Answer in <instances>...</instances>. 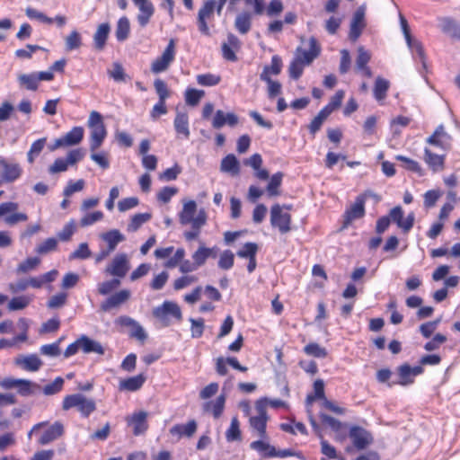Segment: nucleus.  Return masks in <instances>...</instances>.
Instances as JSON below:
<instances>
[{
	"mask_svg": "<svg viewBox=\"0 0 460 460\" xmlns=\"http://www.w3.org/2000/svg\"><path fill=\"white\" fill-rule=\"evenodd\" d=\"M365 13L362 8H358L352 18L349 29V39L353 41L357 40L365 27Z\"/></svg>",
	"mask_w": 460,
	"mask_h": 460,
	"instance_id": "6ab92c4d",
	"label": "nucleus"
},
{
	"mask_svg": "<svg viewBox=\"0 0 460 460\" xmlns=\"http://www.w3.org/2000/svg\"><path fill=\"white\" fill-rule=\"evenodd\" d=\"M214 252V249L206 248L204 246H200L192 255L193 261L195 265L199 268L202 266L207 259L211 255V252Z\"/></svg>",
	"mask_w": 460,
	"mask_h": 460,
	"instance_id": "de8ad7c7",
	"label": "nucleus"
},
{
	"mask_svg": "<svg viewBox=\"0 0 460 460\" xmlns=\"http://www.w3.org/2000/svg\"><path fill=\"white\" fill-rule=\"evenodd\" d=\"M197 211V204L194 200H189L183 203L182 210L179 214L181 225H191L192 228H201L207 222V213L202 208L198 215L194 217Z\"/></svg>",
	"mask_w": 460,
	"mask_h": 460,
	"instance_id": "7ed1b4c3",
	"label": "nucleus"
},
{
	"mask_svg": "<svg viewBox=\"0 0 460 460\" xmlns=\"http://www.w3.org/2000/svg\"><path fill=\"white\" fill-rule=\"evenodd\" d=\"M216 6V0H208L204 3L203 6L199 11L198 26L199 31L204 35H210L209 28L207 24V20L213 16Z\"/></svg>",
	"mask_w": 460,
	"mask_h": 460,
	"instance_id": "ddd939ff",
	"label": "nucleus"
},
{
	"mask_svg": "<svg viewBox=\"0 0 460 460\" xmlns=\"http://www.w3.org/2000/svg\"><path fill=\"white\" fill-rule=\"evenodd\" d=\"M154 86L156 91V93L159 96V101L165 102L166 99L170 96V92L167 88L166 84L161 79H156L155 80Z\"/></svg>",
	"mask_w": 460,
	"mask_h": 460,
	"instance_id": "774afa93",
	"label": "nucleus"
},
{
	"mask_svg": "<svg viewBox=\"0 0 460 460\" xmlns=\"http://www.w3.org/2000/svg\"><path fill=\"white\" fill-rule=\"evenodd\" d=\"M66 50L72 51L81 47L82 38L78 31H73L65 39Z\"/></svg>",
	"mask_w": 460,
	"mask_h": 460,
	"instance_id": "a18cd8bd",
	"label": "nucleus"
},
{
	"mask_svg": "<svg viewBox=\"0 0 460 460\" xmlns=\"http://www.w3.org/2000/svg\"><path fill=\"white\" fill-rule=\"evenodd\" d=\"M130 31L129 21L126 16L121 17L117 23L116 38L119 41H124L128 39Z\"/></svg>",
	"mask_w": 460,
	"mask_h": 460,
	"instance_id": "ea45409f",
	"label": "nucleus"
},
{
	"mask_svg": "<svg viewBox=\"0 0 460 460\" xmlns=\"http://www.w3.org/2000/svg\"><path fill=\"white\" fill-rule=\"evenodd\" d=\"M152 217L150 213H138L132 217L128 225V232H136L143 224L148 222Z\"/></svg>",
	"mask_w": 460,
	"mask_h": 460,
	"instance_id": "79ce46f5",
	"label": "nucleus"
},
{
	"mask_svg": "<svg viewBox=\"0 0 460 460\" xmlns=\"http://www.w3.org/2000/svg\"><path fill=\"white\" fill-rule=\"evenodd\" d=\"M226 397L219 395L215 401L208 402L204 404V411L212 412L215 418L220 417L225 406Z\"/></svg>",
	"mask_w": 460,
	"mask_h": 460,
	"instance_id": "58836bf2",
	"label": "nucleus"
},
{
	"mask_svg": "<svg viewBox=\"0 0 460 460\" xmlns=\"http://www.w3.org/2000/svg\"><path fill=\"white\" fill-rule=\"evenodd\" d=\"M395 159L398 161L403 162L404 163L403 167L406 170L417 172L420 176L423 175V171H422L420 164L417 161L408 158L406 156L401 155H396Z\"/></svg>",
	"mask_w": 460,
	"mask_h": 460,
	"instance_id": "8fccbe9b",
	"label": "nucleus"
},
{
	"mask_svg": "<svg viewBox=\"0 0 460 460\" xmlns=\"http://www.w3.org/2000/svg\"><path fill=\"white\" fill-rule=\"evenodd\" d=\"M238 123V117L232 112L225 113L223 111H217L212 120V126L215 128H220L225 125L234 127Z\"/></svg>",
	"mask_w": 460,
	"mask_h": 460,
	"instance_id": "4be33fe9",
	"label": "nucleus"
},
{
	"mask_svg": "<svg viewBox=\"0 0 460 460\" xmlns=\"http://www.w3.org/2000/svg\"><path fill=\"white\" fill-rule=\"evenodd\" d=\"M441 31L448 34L454 39L460 40V25H458L454 20L450 18H442L440 20Z\"/></svg>",
	"mask_w": 460,
	"mask_h": 460,
	"instance_id": "473e14b6",
	"label": "nucleus"
},
{
	"mask_svg": "<svg viewBox=\"0 0 460 460\" xmlns=\"http://www.w3.org/2000/svg\"><path fill=\"white\" fill-rule=\"evenodd\" d=\"M304 350L307 355L316 358H325L327 356L326 349L317 343H309L305 347Z\"/></svg>",
	"mask_w": 460,
	"mask_h": 460,
	"instance_id": "680f3d73",
	"label": "nucleus"
},
{
	"mask_svg": "<svg viewBox=\"0 0 460 460\" xmlns=\"http://www.w3.org/2000/svg\"><path fill=\"white\" fill-rule=\"evenodd\" d=\"M87 124L91 128L90 150L94 152L102 145V142L107 136V130L102 115L95 111H93L90 113Z\"/></svg>",
	"mask_w": 460,
	"mask_h": 460,
	"instance_id": "f257e3e1",
	"label": "nucleus"
},
{
	"mask_svg": "<svg viewBox=\"0 0 460 460\" xmlns=\"http://www.w3.org/2000/svg\"><path fill=\"white\" fill-rule=\"evenodd\" d=\"M19 204L16 202H4L0 204V218L10 226H15L28 220V215L23 212H18Z\"/></svg>",
	"mask_w": 460,
	"mask_h": 460,
	"instance_id": "39448f33",
	"label": "nucleus"
},
{
	"mask_svg": "<svg viewBox=\"0 0 460 460\" xmlns=\"http://www.w3.org/2000/svg\"><path fill=\"white\" fill-rule=\"evenodd\" d=\"M389 86L390 84L387 80L382 77H377L376 79L374 87V96L376 99V101L381 102L385 99Z\"/></svg>",
	"mask_w": 460,
	"mask_h": 460,
	"instance_id": "a19ab883",
	"label": "nucleus"
},
{
	"mask_svg": "<svg viewBox=\"0 0 460 460\" xmlns=\"http://www.w3.org/2000/svg\"><path fill=\"white\" fill-rule=\"evenodd\" d=\"M197 422L194 420L188 421L186 424H177L170 429V434L177 436L178 438L182 437L190 438L197 431Z\"/></svg>",
	"mask_w": 460,
	"mask_h": 460,
	"instance_id": "b1692460",
	"label": "nucleus"
},
{
	"mask_svg": "<svg viewBox=\"0 0 460 460\" xmlns=\"http://www.w3.org/2000/svg\"><path fill=\"white\" fill-rule=\"evenodd\" d=\"M258 252V245L255 243H246L243 249L237 252V255L240 258L251 259L256 257Z\"/></svg>",
	"mask_w": 460,
	"mask_h": 460,
	"instance_id": "bf43d9fd",
	"label": "nucleus"
},
{
	"mask_svg": "<svg viewBox=\"0 0 460 460\" xmlns=\"http://www.w3.org/2000/svg\"><path fill=\"white\" fill-rule=\"evenodd\" d=\"M92 255L89 246L86 243L79 244L78 248L69 255V260H85Z\"/></svg>",
	"mask_w": 460,
	"mask_h": 460,
	"instance_id": "4d7b16f0",
	"label": "nucleus"
},
{
	"mask_svg": "<svg viewBox=\"0 0 460 460\" xmlns=\"http://www.w3.org/2000/svg\"><path fill=\"white\" fill-rule=\"evenodd\" d=\"M19 85L29 91H36L39 87V80L36 72L31 74H20L17 77Z\"/></svg>",
	"mask_w": 460,
	"mask_h": 460,
	"instance_id": "2f4dec72",
	"label": "nucleus"
},
{
	"mask_svg": "<svg viewBox=\"0 0 460 460\" xmlns=\"http://www.w3.org/2000/svg\"><path fill=\"white\" fill-rule=\"evenodd\" d=\"M46 140V137H42L32 143L27 154V160L30 164H33L35 158L41 153L45 146Z\"/></svg>",
	"mask_w": 460,
	"mask_h": 460,
	"instance_id": "c03bdc74",
	"label": "nucleus"
},
{
	"mask_svg": "<svg viewBox=\"0 0 460 460\" xmlns=\"http://www.w3.org/2000/svg\"><path fill=\"white\" fill-rule=\"evenodd\" d=\"M234 27L241 34H246L252 27V14L247 12L239 13L235 18Z\"/></svg>",
	"mask_w": 460,
	"mask_h": 460,
	"instance_id": "c9c22d12",
	"label": "nucleus"
},
{
	"mask_svg": "<svg viewBox=\"0 0 460 460\" xmlns=\"http://www.w3.org/2000/svg\"><path fill=\"white\" fill-rule=\"evenodd\" d=\"M330 116L327 110L322 109L309 125L310 132L314 135L322 127L324 120Z\"/></svg>",
	"mask_w": 460,
	"mask_h": 460,
	"instance_id": "3c124183",
	"label": "nucleus"
},
{
	"mask_svg": "<svg viewBox=\"0 0 460 460\" xmlns=\"http://www.w3.org/2000/svg\"><path fill=\"white\" fill-rule=\"evenodd\" d=\"M111 27L109 23H102L98 26L94 35H93V42L94 47L98 50L103 49L108 36L110 34Z\"/></svg>",
	"mask_w": 460,
	"mask_h": 460,
	"instance_id": "c756f323",
	"label": "nucleus"
},
{
	"mask_svg": "<svg viewBox=\"0 0 460 460\" xmlns=\"http://www.w3.org/2000/svg\"><path fill=\"white\" fill-rule=\"evenodd\" d=\"M399 380L398 384L401 385H408L413 383V376L411 373V367L404 364L398 368Z\"/></svg>",
	"mask_w": 460,
	"mask_h": 460,
	"instance_id": "49530a36",
	"label": "nucleus"
},
{
	"mask_svg": "<svg viewBox=\"0 0 460 460\" xmlns=\"http://www.w3.org/2000/svg\"><path fill=\"white\" fill-rule=\"evenodd\" d=\"M72 408H76L82 416L88 417L96 410V403L93 399L87 398L82 394H74L66 395L62 402V409L64 411H68Z\"/></svg>",
	"mask_w": 460,
	"mask_h": 460,
	"instance_id": "f03ea898",
	"label": "nucleus"
},
{
	"mask_svg": "<svg viewBox=\"0 0 460 460\" xmlns=\"http://www.w3.org/2000/svg\"><path fill=\"white\" fill-rule=\"evenodd\" d=\"M146 381V376L143 374H139L136 376H132L122 380L119 383V388L127 391H137L140 389Z\"/></svg>",
	"mask_w": 460,
	"mask_h": 460,
	"instance_id": "f704fd0d",
	"label": "nucleus"
},
{
	"mask_svg": "<svg viewBox=\"0 0 460 460\" xmlns=\"http://www.w3.org/2000/svg\"><path fill=\"white\" fill-rule=\"evenodd\" d=\"M32 298L29 296H20L13 297L8 303L9 311L22 310L29 305Z\"/></svg>",
	"mask_w": 460,
	"mask_h": 460,
	"instance_id": "37998d69",
	"label": "nucleus"
},
{
	"mask_svg": "<svg viewBox=\"0 0 460 460\" xmlns=\"http://www.w3.org/2000/svg\"><path fill=\"white\" fill-rule=\"evenodd\" d=\"M0 170H2L3 181L13 182L22 175V168L16 163H10L5 159H0Z\"/></svg>",
	"mask_w": 460,
	"mask_h": 460,
	"instance_id": "a211bd4d",
	"label": "nucleus"
},
{
	"mask_svg": "<svg viewBox=\"0 0 460 460\" xmlns=\"http://www.w3.org/2000/svg\"><path fill=\"white\" fill-rule=\"evenodd\" d=\"M120 279L114 278L111 280L102 282L98 285V291L101 295H108L120 285Z\"/></svg>",
	"mask_w": 460,
	"mask_h": 460,
	"instance_id": "13d9d810",
	"label": "nucleus"
},
{
	"mask_svg": "<svg viewBox=\"0 0 460 460\" xmlns=\"http://www.w3.org/2000/svg\"><path fill=\"white\" fill-rule=\"evenodd\" d=\"M130 270L128 255L124 252L117 253L107 264L104 272L107 275L121 279L126 277Z\"/></svg>",
	"mask_w": 460,
	"mask_h": 460,
	"instance_id": "20e7f679",
	"label": "nucleus"
},
{
	"mask_svg": "<svg viewBox=\"0 0 460 460\" xmlns=\"http://www.w3.org/2000/svg\"><path fill=\"white\" fill-rule=\"evenodd\" d=\"M349 436L355 447L358 450L365 449L373 442L371 434L365 429L358 426L352 427L349 429Z\"/></svg>",
	"mask_w": 460,
	"mask_h": 460,
	"instance_id": "4468645a",
	"label": "nucleus"
},
{
	"mask_svg": "<svg viewBox=\"0 0 460 460\" xmlns=\"http://www.w3.org/2000/svg\"><path fill=\"white\" fill-rule=\"evenodd\" d=\"M257 415L251 417V426L258 431L260 437L264 438L266 436V422H267V411H266V402L258 401L255 406Z\"/></svg>",
	"mask_w": 460,
	"mask_h": 460,
	"instance_id": "f8f14e48",
	"label": "nucleus"
},
{
	"mask_svg": "<svg viewBox=\"0 0 460 460\" xmlns=\"http://www.w3.org/2000/svg\"><path fill=\"white\" fill-rule=\"evenodd\" d=\"M138 8L139 13L137 16V22L141 27H146L155 13V6L149 0H132Z\"/></svg>",
	"mask_w": 460,
	"mask_h": 460,
	"instance_id": "2eb2a0df",
	"label": "nucleus"
},
{
	"mask_svg": "<svg viewBox=\"0 0 460 460\" xmlns=\"http://www.w3.org/2000/svg\"><path fill=\"white\" fill-rule=\"evenodd\" d=\"M175 58V42L170 40L161 57L155 59L151 65V71L155 74L164 72L168 69Z\"/></svg>",
	"mask_w": 460,
	"mask_h": 460,
	"instance_id": "0eeeda50",
	"label": "nucleus"
},
{
	"mask_svg": "<svg viewBox=\"0 0 460 460\" xmlns=\"http://www.w3.org/2000/svg\"><path fill=\"white\" fill-rule=\"evenodd\" d=\"M305 66L307 65L294 58L288 67L290 77L297 80L302 75Z\"/></svg>",
	"mask_w": 460,
	"mask_h": 460,
	"instance_id": "5fc2aeb1",
	"label": "nucleus"
},
{
	"mask_svg": "<svg viewBox=\"0 0 460 460\" xmlns=\"http://www.w3.org/2000/svg\"><path fill=\"white\" fill-rule=\"evenodd\" d=\"M175 131L178 135H181L184 138H189V117L185 112H177L173 121Z\"/></svg>",
	"mask_w": 460,
	"mask_h": 460,
	"instance_id": "c85d7f7f",
	"label": "nucleus"
},
{
	"mask_svg": "<svg viewBox=\"0 0 460 460\" xmlns=\"http://www.w3.org/2000/svg\"><path fill=\"white\" fill-rule=\"evenodd\" d=\"M103 218V213L102 211H95L93 213H88L84 216L80 220L81 226H91Z\"/></svg>",
	"mask_w": 460,
	"mask_h": 460,
	"instance_id": "338daca9",
	"label": "nucleus"
},
{
	"mask_svg": "<svg viewBox=\"0 0 460 460\" xmlns=\"http://www.w3.org/2000/svg\"><path fill=\"white\" fill-rule=\"evenodd\" d=\"M81 340V350L84 353H95L98 355H103L105 350L102 345L86 335H82Z\"/></svg>",
	"mask_w": 460,
	"mask_h": 460,
	"instance_id": "a878e982",
	"label": "nucleus"
},
{
	"mask_svg": "<svg viewBox=\"0 0 460 460\" xmlns=\"http://www.w3.org/2000/svg\"><path fill=\"white\" fill-rule=\"evenodd\" d=\"M15 364L27 371H37L42 366L41 359L35 354L20 356L15 358Z\"/></svg>",
	"mask_w": 460,
	"mask_h": 460,
	"instance_id": "5701e85b",
	"label": "nucleus"
},
{
	"mask_svg": "<svg viewBox=\"0 0 460 460\" xmlns=\"http://www.w3.org/2000/svg\"><path fill=\"white\" fill-rule=\"evenodd\" d=\"M220 170L233 176L238 175L240 172V163L234 155H227L221 161Z\"/></svg>",
	"mask_w": 460,
	"mask_h": 460,
	"instance_id": "bb28decb",
	"label": "nucleus"
},
{
	"mask_svg": "<svg viewBox=\"0 0 460 460\" xmlns=\"http://www.w3.org/2000/svg\"><path fill=\"white\" fill-rule=\"evenodd\" d=\"M366 198L359 195L355 202L345 211L343 215L342 228L348 227L354 220L359 219L365 216Z\"/></svg>",
	"mask_w": 460,
	"mask_h": 460,
	"instance_id": "9d476101",
	"label": "nucleus"
},
{
	"mask_svg": "<svg viewBox=\"0 0 460 460\" xmlns=\"http://www.w3.org/2000/svg\"><path fill=\"white\" fill-rule=\"evenodd\" d=\"M444 155L432 153L429 148L424 150V161L433 172H439L444 169Z\"/></svg>",
	"mask_w": 460,
	"mask_h": 460,
	"instance_id": "cd10ccee",
	"label": "nucleus"
},
{
	"mask_svg": "<svg viewBox=\"0 0 460 460\" xmlns=\"http://www.w3.org/2000/svg\"><path fill=\"white\" fill-rule=\"evenodd\" d=\"M227 441H236L241 439V431L239 428V420L237 417L231 420V424L226 432Z\"/></svg>",
	"mask_w": 460,
	"mask_h": 460,
	"instance_id": "09e8293b",
	"label": "nucleus"
},
{
	"mask_svg": "<svg viewBox=\"0 0 460 460\" xmlns=\"http://www.w3.org/2000/svg\"><path fill=\"white\" fill-rule=\"evenodd\" d=\"M205 95L203 90L187 89L185 92V102L188 105L196 106Z\"/></svg>",
	"mask_w": 460,
	"mask_h": 460,
	"instance_id": "603ef678",
	"label": "nucleus"
},
{
	"mask_svg": "<svg viewBox=\"0 0 460 460\" xmlns=\"http://www.w3.org/2000/svg\"><path fill=\"white\" fill-rule=\"evenodd\" d=\"M261 80L264 81L268 84V95L269 98L273 99L279 95L281 92V84L278 81H274L269 76V69L263 68L262 73L260 75Z\"/></svg>",
	"mask_w": 460,
	"mask_h": 460,
	"instance_id": "7c9ffc66",
	"label": "nucleus"
},
{
	"mask_svg": "<svg viewBox=\"0 0 460 460\" xmlns=\"http://www.w3.org/2000/svg\"><path fill=\"white\" fill-rule=\"evenodd\" d=\"M130 297V291L128 289L120 290L114 295L111 296L106 301H104L101 309L104 312L110 311L111 309L119 306L125 303Z\"/></svg>",
	"mask_w": 460,
	"mask_h": 460,
	"instance_id": "412c9836",
	"label": "nucleus"
},
{
	"mask_svg": "<svg viewBox=\"0 0 460 460\" xmlns=\"http://www.w3.org/2000/svg\"><path fill=\"white\" fill-rule=\"evenodd\" d=\"M169 279V274L167 271H162L161 273L155 275L152 281L150 282V287L154 290L162 289L166 284Z\"/></svg>",
	"mask_w": 460,
	"mask_h": 460,
	"instance_id": "e2e57ef3",
	"label": "nucleus"
},
{
	"mask_svg": "<svg viewBox=\"0 0 460 460\" xmlns=\"http://www.w3.org/2000/svg\"><path fill=\"white\" fill-rule=\"evenodd\" d=\"M284 174L280 172L273 174L270 178V181L266 187V191L269 197H277L280 195V186L282 183Z\"/></svg>",
	"mask_w": 460,
	"mask_h": 460,
	"instance_id": "e433bc0d",
	"label": "nucleus"
},
{
	"mask_svg": "<svg viewBox=\"0 0 460 460\" xmlns=\"http://www.w3.org/2000/svg\"><path fill=\"white\" fill-rule=\"evenodd\" d=\"M309 49L297 47L295 52V58L309 66L321 52V46L314 37H311L308 41Z\"/></svg>",
	"mask_w": 460,
	"mask_h": 460,
	"instance_id": "9b49d317",
	"label": "nucleus"
},
{
	"mask_svg": "<svg viewBox=\"0 0 460 460\" xmlns=\"http://www.w3.org/2000/svg\"><path fill=\"white\" fill-rule=\"evenodd\" d=\"M240 48V40L239 39L229 33L227 36V41L222 44V54L224 58L229 61H236L237 57L235 55V50Z\"/></svg>",
	"mask_w": 460,
	"mask_h": 460,
	"instance_id": "aec40b11",
	"label": "nucleus"
},
{
	"mask_svg": "<svg viewBox=\"0 0 460 460\" xmlns=\"http://www.w3.org/2000/svg\"><path fill=\"white\" fill-rule=\"evenodd\" d=\"M100 238L107 243V248L111 252L118 244L125 240V236L117 229H112L100 234Z\"/></svg>",
	"mask_w": 460,
	"mask_h": 460,
	"instance_id": "393cba45",
	"label": "nucleus"
},
{
	"mask_svg": "<svg viewBox=\"0 0 460 460\" xmlns=\"http://www.w3.org/2000/svg\"><path fill=\"white\" fill-rule=\"evenodd\" d=\"M221 78L219 75L213 74H203L197 75V82L203 86H214L219 84Z\"/></svg>",
	"mask_w": 460,
	"mask_h": 460,
	"instance_id": "6e6d98bb",
	"label": "nucleus"
},
{
	"mask_svg": "<svg viewBox=\"0 0 460 460\" xmlns=\"http://www.w3.org/2000/svg\"><path fill=\"white\" fill-rule=\"evenodd\" d=\"M234 254L230 250H226L220 254L218 267L222 270H230L234 265Z\"/></svg>",
	"mask_w": 460,
	"mask_h": 460,
	"instance_id": "864d4df0",
	"label": "nucleus"
},
{
	"mask_svg": "<svg viewBox=\"0 0 460 460\" xmlns=\"http://www.w3.org/2000/svg\"><path fill=\"white\" fill-rule=\"evenodd\" d=\"M76 226L74 220L68 222L63 229L58 234L59 240L63 242L69 241L74 233L75 232Z\"/></svg>",
	"mask_w": 460,
	"mask_h": 460,
	"instance_id": "0e129e2a",
	"label": "nucleus"
},
{
	"mask_svg": "<svg viewBox=\"0 0 460 460\" xmlns=\"http://www.w3.org/2000/svg\"><path fill=\"white\" fill-rule=\"evenodd\" d=\"M250 447L252 449L259 452L263 457H276V448L265 441H253Z\"/></svg>",
	"mask_w": 460,
	"mask_h": 460,
	"instance_id": "4c0bfd02",
	"label": "nucleus"
},
{
	"mask_svg": "<svg viewBox=\"0 0 460 460\" xmlns=\"http://www.w3.org/2000/svg\"><path fill=\"white\" fill-rule=\"evenodd\" d=\"M25 13L30 19H35V20L40 21V22L48 23V24L53 23L52 18L46 16L43 13H41L34 8L27 7L25 10Z\"/></svg>",
	"mask_w": 460,
	"mask_h": 460,
	"instance_id": "052dcab7",
	"label": "nucleus"
},
{
	"mask_svg": "<svg viewBox=\"0 0 460 460\" xmlns=\"http://www.w3.org/2000/svg\"><path fill=\"white\" fill-rule=\"evenodd\" d=\"M16 388L22 396L33 395L41 390L40 385L25 379H19Z\"/></svg>",
	"mask_w": 460,
	"mask_h": 460,
	"instance_id": "72a5a7b5",
	"label": "nucleus"
},
{
	"mask_svg": "<svg viewBox=\"0 0 460 460\" xmlns=\"http://www.w3.org/2000/svg\"><path fill=\"white\" fill-rule=\"evenodd\" d=\"M147 412L144 411H140L137 412H134L133 414L128 416L126 420L129 426L133 428V434L135 436H139L146 431L148 429V424L146 421Z\"/></svg>",
	"mask_w": 460,
	"mask_h": 460,
	"instance_id": "dca6fc26",
	"label": "nucleus"
},
{
	"mask_svg": "<svg viewBox=\"0 0 460 460\" xmlns=\"http://www.w3.org/2000/svg\"><path fill=\"white\" fill-rule=\"evenodd\" d=\"M153 315L162 323L164 327L170 324L169 315L173 316L177 320H181L182 314L180 306L171 301H165L162 305L153 309Z\"/></svg>",
	"mask_w": 460,
	"mask_h": 460,
	"instance_id": "423d86ee",
	"label": "nucleus"
},
{
	"mask_svg": "<svg viewBox=\"0 0 460 460\" xmlns=\"http://www.w3.org/2000/svg\"><path fill=\"white\" fill-rule=\"evenodd\" d=\"M270 223L272 226L277 227L281 234L290 231L291 216L289 213L283 212L281 207L276 204L270 209Z\"/></svg>",
	"mask_w": 460,
	"mask_h": 460,
	"instance_id": "6e6552de",
	"label": "nucleus"
},
{
	"mask_svg": "<svg viewBox=\"0 0 460 460\" xmlns=\"http://www.w3.org/2000/svg\"><path fill=\"white\" fill-rule=\"evenodd\" d=\"M371 58V55L368 51H367L363 47L358 48V57L356 59V69L364 68L367 66Z\"/></svg>",
	"mask_w": 460,
	"mask_h": 460,
	"instance_id": "69168bd1",
	"label": "nucleus"
},
{
	"mask_svg": "<svg viewBox=\"0 0 460 460\" xmlns=\"http://www.w3.org/2000/svg\"><path fill=\"white\" fill-rule=\"evenodd\" d=\"M84 130L82 127H75L62 137L55 140L54 144L49 147L54 151L60 147H67L81 143L84 138Z\"/></svg>",
	"mask_w": 460,
	"mask_h": 460,
	"instance_id": "1a4fd4ad",
	"label": "nucleus"
},
{
	"mask_svg": "<svg viewBox=\"0 0 460 460\" xmlns=\"http://www.w3.org/2000/svg\"><path fill=\"white\" fill-rule=\"evenodd\" d=\"M64 425L60 421H55L46 430H44L38 439V443L41 446L48 445L64 434Z\"/></svg>",
	"mask_w": 460,
	"mask_h": 460,
	"instance_id": "f3484780",
	"label": "nucleus"
}]
</instances>
